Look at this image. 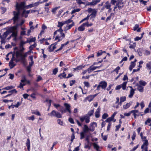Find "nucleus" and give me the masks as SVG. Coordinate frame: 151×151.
I'll use <instances>...</instances> for the list:
<instances>
[{
    "instance_id": "61",
    "label": "nucleus",
    "mask_w": 151,
    "mask_h": 151,
    "mask_svg": "<svg viewBox=\"0 0 151 151\" xmlns=\"http://www.w3.org/2000/svg\"><path fill=\"white\" fill-rule=\"evenodd\" d=\"M21 83H24L27 81V80L26 79L25 76L23 77V79H22L21 81Z\"/></svg>"
},
{
    "instance_id": "26",
    "label": "nucleus",
    "mask_w": 151,
    "mask_h": 151,
    "mask_svg": "<svg viewBox=\"0 0 151 151\" xmlns=\"http://www.w3.org/2000/svg\"><path fill=\"white\" fill-rule=\"evenodd\" d=\"M89 129L88 126L86 125H84V127L83 129V131L84 132H87Z\"/></svg>"
},
{
    "instance_id": "15",
    "label": "nucleus",
    "mask_w": 151,
    "mask_h": 151,
    "mask_svg": "<svg viewBox=\"0 0 151 151\" xmlns=\"http://www.w3.org/2000/svg\"><path fill=\"white\" fill-rule=\"evenodd\" d=\"M30 12V10L26 11L25 10H24L22 12V16L26 18L28 17L27 14H29Z\"/></svg>"
},
{
    "instance_id": "64",
    "label": "nucleus",
    "mask_w": 151,
    "mask_h": 151,
    "mask_svg": "<svg viewBox=\"0 0 151 151\" xmlns=\"http://www.w3.org/2000/svg\"><path fill=\"white\" fill-rule=\"evenodd\" d=\"M68 120L69 122L72 124H74V122L73 120V119L71 118H70Z\"/></svg>"
},
{
    "instance_id": "44",
    "label": "nucleus",
    "mask_w": 151,
    "mask_h": 151,
    "mask_svg": "<svg viewBox=\"0 0 151 151\" xmlns=\"http://www.w3.org/2000/svg\"><path fill=\"white\" fill-rule=\"evenodd\" d=\"M14 87L12 86H7L3 88V89H5L6 90H9L13 88Z\"/></svg>"
},
{
    "instance_id": "54",
    "label": "nucleus",
    "mask_w": 151,
    "mask_h": 151,
    "mask_svg": "<svg viewBox=\"0 0 151 151\" xmlns=\"http://www.w3.org/2000/svg\"><path fill=\"white\" fill-rule=\"evenodd\" d=\"M28 118L29 120L33 121L35 119L34 116L33 115L31 116L28 117Z\"/></svg>"
},
{
    "instance_id": "36",
    "label": "nucleus",
    "mask_w": 151,
    "mask_h": 151,
    "mask_svg": "<svg viewBox=\"0 0 151 151\" xmlns=\"http://www.w3.org/2000/svg\"><path fill=\"white\" fill-rule=\"evenodd\" d=\"M59 110L62 113L66 112V110L64 109L63 107H60Z\"/></svg>"
},
{
    "instance_id": "34",
    "label": "nucleus",
    "mask_w": 151,
    "mask_h": 151,
    "mask_svg": "<svg viewBox=\"0 0 151 151\" xmlns=\"http://www.w3.org/2000/svg\"><path fill=\"white\" fill-rule=\"evenodd\" d=\"M17 91H16V89H14L13 90L9 91L8 92V93L10 94H11V95H12L14 93H17Z\"/></svg>"
},
{
    "instance_id": "24",
    "label": "nucleus",
    "mask_w": 151,
    "mask_h": 151,
    "mask_svg": "<svg viewBox=\"0 0 151 151\" xmlns=\"http://www.w3.org/2000/svg\"><path fill=\"white\" fill-rule=\"evenodd\" d=\"M132 102H130L128 103H127V104L123 106V108L124 109H126L128 108L131 105Z\"/></svg>"
},
{
    "instance_id": "23",
    "label": "nucleus",
    "mask_w": 151,
    "mask_h": 151,
    "mask_svg": "<svg viewBox=\"0 0 151 151\" xmlns=\"http://www.w3.org/2000/svg\"><path fill=\"white\" fill-rule=\"evenodd\" d=\"M100 1L99 0H96L93 1L92 2H89L88 3V5H93L97 4V3Z\"/></svg>"
},
{
    "instance_id": "27",
    "label": "nucleus",
    "mask_w": 151,
    "mask_h": 151,
    "mask_svg": "<svg viewBox=\"0 0 151 151\" xmlns=\"http://www.w3.org/2000/svg\"><path fill=\"white\" fill-rule=\"evenodd\" d=\"M135 65V64L134 63V62H131L129 67V70L131 71Z\"/></svg>"
},
{
    "instance_id": "32",
    "label": "nucleus",
    "mask_w": 151,
    "mask_h": 151,
    "mask_svg": "<svg viewBox=\"0 0 151 151\" xmlns=\"http://www.w3.org/2000/svg\"><path fill=\"white\" fill-rule=\"evenodd\" d=\"M93 146L96 149V150L97 151L99 150V146L96 143H93Z\"/></svg>"
},
{
    "instance_id": "49",
    "label": "nucleus",
    "mask_w": 151,
    "mask_h": 151,
    "mask_svg": "<svg viewBox=\"0 0 151 151\" xmlns=\"http://www.w3.org/2000/svg\"><path fill=\"white\" fill-rule=\"evenodd\" d=\"M85 86L87 87V88L90 87L89 83L88 82L85 81L84 82Z\"/></svg>"
},
{
    "instance_id": "31",
    "label": "nucleus",
    "mask_w": 151,
    "mask_h": 151,
    "mask_svg": "<svg viewBox=\"0 0 151 151\" xmlns=\"http://www.w3.org/2000/svg\"><path fill=\"white\" fill-rule=\"evenodd\" d=\"M89 119L90 118L89 116H88L87 115H85V122L86 123H88L89 122Z\"/></svg>"
},
{
    "instance_id": "55",
    "label": "nucleus",
    "mask_w": 151,
    "mask_h": 151,
    "mask_svg": "<svg viewBox=\"0 0 151 151\" xmlns=\"http://www.w3.org/2000/svg\"><path fill=\"white\" fill-rule=\"evenodd\" d=\"M33 92L32 93V94L35 96L37 95H39V93L36 91H35V90L34 88L33 89Z\"/></svg>"
},
{
    "instance_id": "42",
    "label": "nucleus",
    "mask_w": 151,
    "mask_h": 151,
    "mask_svg": "<svg viewBox=\"0 0 151 151\" xmlns=\"http://www.w3.org/2000/svg\"><path fill=\"white\" fill-rule=\"evenodd\" d=\"M113 119H114L111 116V117L107 118V119L105 121H106V122H109H109H111L112 121Z\"/></svg>"
},
{
    "instance_id": "37",
    "label": "nucleus",
    "mask_w": 151,
    "mask_h": 151,
    "mask_svg": "<svg viewBox=\"0 0 151 151\" xmlns=\"http://www.w3.org/2000/svg\"><path fill=\"white\" fill-rule=\"evenodd\" d=\"M18 20H19V19ZM18 20L17 22H15V23L14 22V24H15L16 23H17V25L16 26H17V27L18 25H20V26L24 24V20H22V22H21V23L20 24H18L17 23L18 22Z\"/></svg>"
},
{
    "instance_id": "1",
    "label": "nucleus",
    "mask_w": 151,
    "mask_h": 151,
    "mask_svg": "<svg viewBox=\"0 0 151 151\" xmlns=\"http://www.w3.org/2000/svg\"><path fill=\"white\" fill-rule=\"evenodd\" d=\"M16 6L17 12L14 11L13 12L14 17H13V19L14 23L17 22L19 19V15L20 13L21 10L23 11L24 10V8L27 9L26 3L24 2L19 3L17 2Z\"/></svg>"
},
{
    "instance_id": "29",
    "label": "nucleus",
    "mask_w": 151,
    "mask_h": 151,
    "mask_svg": "<svg viewBox=\"0 0 151 151\" xmlns=\"http://www.w3.org/2000/svg\"><path fill=\"white\" fill-rule=\"evenodd\" d=\"M137 89L140 92H142L143 91V87L141 85H139L138 86Z\"/></svg>"
},
{
    "instance_id": "39",
    "label": "nucleus",
    "mask_w": 151,
    "mask_h": 151,
    "mask_svg": "<svg viewBox=\"0 0 151 151\" xmlns=\"http://www.w3.org/2000/svg\"><path fill=\"white\" fill-rule=\"evenodd\" d=\"M36 45L35 44L32 45H30L29 47V52L31 51L32 50L33 48L35 47L36 46Z\"/></svg>"
},
{
    "instance_id": "38",
    "label": "nucleus",
    "mask_w": 151,
    "mask_h": 151,
    "mask_svg": "<svg viewBox=\"0 0 151 151\" xmlns=\"http://www.w3.org/2000/svg\"><path fill=\"white\" fill-rule=\"evenodd\" d=\"M80 10V9H77L73 10L71 12V14H72L76 12H78Z\"/></svg>"
},
{
    "instance_id": "46",
    "label": "nucleus",
    "mask_w": 151,
    "mask_h": 151,
    "mask_svg": "<svg viewBox=\"0 0 151 151\" xmlns=\"http://www.w3.org/2000/svg\"><path fill=\"white\" fill-rule=\"evenodd\" d=\"M33 114H34L38 116H40V114L38 111H36L32 112Z\"/></svg>"
},
{
    "instance_id": "11",
    "label": "nucleus",
    "mask_w": 151,
    "mask_h": 151,
    "mask_svg": "<svg viewBox=\"0 0 151 151\" xmlns=\"http://www.w3.org/2000/svg\"><path fill=\"white\" fill-rule=\"evenodd\" d=\"M123 4V3L121 2L116 3V6L114 7V11L117 7L119 9H121L124 6Z\"/></svg>"
},
{
    "instance_id": "28",
    "label": "nucleus",
    "mask_w": 151,
    "mask_h": 151,
    "mask_svg": "<svg viewBox=\"0 0 151 151\" xmlns=\"http://www.w3.org/2000/svg\"><path fill=\"white\" fill-rule=\"evenodd\" d=\"M139 83L140 85L143 86H145L147 84L146 82L143 80H140Z\"/></svg>"
},
{
    "instance_id": "40",
    "label": "nucleus",
    "mask_w": 151,
    "mask_h": 151,
    "mask_svg": "<svg viewBox=\"0 0 151 151\" xmlns=\"http://www.w3.org/2000/svg\"><path fill=\"white\" fill-rule=\"evenodd\" d=\"M66 75L65 74V72H63V74L61 73V74H60V75H59L58 76V77H60V78L61 79L62 78L61 77V76H62L63 77V78H66Z\"/></svg>"
},
{
    "instance_id": "2",
    "label": "nucleus",
    "mask_w": 151,
    "mask_h": 151,
    "mask_svg": "<svg viewBox=\"0 0 151 151\" xmlns=\"http://www.w3.org/2000/svg\"><path fill=\"white\" fill-rule=\"evenodd\" d=\"M64 23V21L58 22L57 27H60V29L57 30L54 33V35H57L55 37V40H58V42L62 40L65 37V34L63 32V30L62 29V27L65 24Z\"/></svg>"
},
{
    "instance_id": "52",
    "label": "nucleus",
    "mask_w": 151,
    "mask_h": 151,
    "mask_svg": "<svg viewBox=\"0 0 151 151\" xmlns=\"http://www.w3.org/2000/svg\"><path fill=\"white\" fill-rule=\"evenodd\" d=\"M85 115L80 118V120L82 122H83L85 120Z\"/></svg>"
},
{
    "instance_id": "18",
    "label": "nucleus",
    "mask_w": 151,
    "mask_h": 151,
    "mask_svg": "<svg viewBox=\"0 0 151 151\" xmlns=\"http://www.w3.org/2000/svg\"><path fill=\"white\" fill-rule=\"evenodd\" d=\"M95 96H88L86 97L84 101L85 102L87 101H88L89 102H91L92 101L93 99L94 98V97Z\"/></svg>"
},
{
    "instance_id": "35",
    "label": "nucleus",
    "mask_w": 151,
    "mask_h": 151,
    "mask_svg": "<svg viewBox=\"0 0 151 151\" xmlns=\"http://www.w3.org/2000/svg\"><path fill=\"white\" fill-rule=\"evenodd\" d=\"M73 22L72 20L71 19H69L66 21H64V23H65V24H67L68 25V24H69L71 22H72V23Z\"/></svg>"
},
{
    "instance_id": "59",
    "label": "nucleus",
    "mask_w": 151,
    "mask_h": 151,
    "mask_svg": "<svg viewBox=\"0 0 151 151\" xmlns=\"http://www.w3.org/2000/svg\"><path fill=\"white\" fill-rule=\"evenodd\" d=\"M84 23L85 24V26H86L87 27H90L93 25V24L92 23L89 24L88 22L85 23Z\"/></svg>"
},
{
    "instance_id": "4",
    "label": "nucleus",
    "mask_w": 151,
    "mask_h": 151,
    "mask_svg": "<svg viewBox=\"0 0 151 151\" xmlns=\"http://www.w3.org/2000/svg\"><path fill=\"white\" fill-rule=\"evenodd\" d=\"M29 51L22 54V53L18 51H17L15 53L16 57L18 58L19 57H20V60L23 62H24L25 60V58L27 56L28 54L29 53Z\"/></svg>"
},
{
    "instance_id": "17",
    "label": "nucleus",
    "mask_w": 151,
    "mask_h": 151,
    "mask_svg": "<svg viewBox=\"0 0 151 151\" xmlns=\"http://www.w3.org/2000/svg\"><path fill=\"white\" fill-rule=\"evenodd\" d=\"M105 8H106L107 9H109V12H111V4L109 3L108 2H106L105 3Z\"/></svg>"
},
{
    "instance_id": "8",
    "label": "nucleus",
    "mask_w": 151,
    "mask_h": 151,
    "mask_svg": "<svg viewBox=\"0 0 151 151\" xmlns=\"http://www.w3.org/2000/svg\"><path fill=\"white\" fill-rule=\"evenodd\" d=\"M17 29V26H15L12 27L10 28V32H12L11 36L12 37H16L17 35V32L16 31Z\"/></svg>"
},
{
    "instance_id": "50",
    "label": "nucleus",
    "mask_w": 151,
    "mask_h": 151,
    "mask_svg": "<svg viewBox=\"0 0 151 151\" xmlns=\"http://www.w3.org/2000/svg\"><path fill=\"white\" fill-rule=\"evenodd\" d=\"M31 66L29 65V66H28L27 68V71L29 73H30L31 71Z\"/></svg>"
},
{
    "instance_id": "9",
    "label": "nucleus",
    "mask_w": 151,
    "mask_h": 151,
    "mask_svg": "<svg viewBox=\"0 0 151 151\" xmlns=\"http://www.w3.org/2000/svg\"><path fill=\"white\" fill-rule=\"evenodd\" d=\"M148 141L145 140L141 146V149L142 150V151H148Z\"/></svg>"
},
{
    "instance_id": "5",
    "label": "nucleus",
    "mask_w": 151,
    "mask_h": 151,
    "mask_svg": "<svg viewBox=\"0 0 151 151\" xmlns=\"http://www.w3.org/2000/svg\"><path fill=\"white\" fill-rule=\"evenodd\" d=\"M11 54L12 56V58L11 59L9 63V66H10L11 68H13L15 65V64L14 63L13 61L16 60L15 58L14 57V55L12 53V52H10L9 53L6 55V57H8L9 55Z\"/></svg>"
},
{
    "instance_id": "41",
    "label": "nucleus",
    "mask_w": 151,
    "mask_h": 151,
    "mask_svg": "<svg viewBox=\"0 0 151 151\" xmlns=\"http://www.w3.org/2000/svg\"><path fill=\"white\" fill-rule=\"evenodd\" d=\"M93 112H94V110H92L89 111L88 112V114H87V115L88 116H88H91L92 115H93Z\"/></svg>"
},
{
    "instance_id": "14",
    "label": "nucleus",
    "mask_w": 151,
    "mask_h": 151,
    "mask_svg": "<svg viewBox=\"0 0 151 151\" xmlns=\"http://www.w3.org/2000/svg\"><path fill=\"white\" fill-rule=\"evenodd\" d=\"M57 44V42L53 44H52L49 47V51L52 52L56 48L55 45Z\"/></svg>"
},
{
    "instance_id": "25",
    "label": "nucleus",
    "mask_w": 151,
    "mask_h": 151,
    "mask_svg": "<svg viewBox=\"0 0 151 151\" xmlns=\"http://www.w3.org/2000/svg\"><path fill=\"white\" fill-rule=\"evenodd\" d=\"M100 109L99 108H98L95 112V116L96 118H99V117Z\"/></svg>"
},
{
    "instance_id": "21",
    "label": "nucleus",
    "mask_w": 151,
    "mask_h": 151,
    "mask_svg": "<svg viewBox=\"0 0 151 151\" xmlns=\"http://www.w3.org/2000/svg\"><path fill=\"white\" fill-rule=\"evenodd\" d=\"M38 4V3L37 2L30 4L26 6L27 9L31 8L32 7H34L35 6H37Z\"/></svg>"
},
{
    "instance_id": "45",
    "label": "nucleus",
    "mask_w": 151,
    "mask_h": 151,
    "mask_svg": "<svg viewBox=\"0 0 151 151\" xmlns=\"http://www.w3.org/2000/svg\"><path fill=\"white\" fill-rule=\"evenodd\" d=\"M126 100V97L125 96H122L120 97V101L121 102H123Z\"/></svg>"
},
{
    "instance_id": "48",
    "label": "nucleus",
    "mask_w": 151,
    "mask_h": 151,
    "mask_svg": "<svg viewBox=\"0 0 151 151\" xmlns=\"http://www.w3.org/2000/svg\"><path fill=\"white\" fill-rule=\"evenodd\" d=\"M25 84L23 83L22 84V83H20L19 84V85L17 87L20 88H23V86L25 85Z\"/></svg>"
},
{
    "instance_id": "30",
    "label": "nucleus",
    "mask_w": 151,
    "mask_h": 151,
    "mask_svg": "<svg viewBox=\"0 0 151 151\" xmlns=\"http://www.w3.org/2000/svg\"><path fill=\"white\" fill-rule=\"evenodd\" d=\"M127 83V82H124L121 85L122 87V88L123 90H124L125 89Z\"/></svg>"
},
{
    "instance_id": "47",
    "label": "nucleus",
    "mask_w": 151,
    "mask_h": 151,
    "mask_svg": "<svg viewBox=\"0 0 151 151\" xmlns=\"http://www.w3.org/2000/svg\"><path fill=\"white\" fill-rule=\"evenodd\" d=\"M108 116V115L106 113H104L102 116L103 119H105Z\"/></svg>"
},
{
    "instance_id": "22",
    "label": "nucleus",
    "mask_w": 151,
    "mask_h": 151,
    "mask_svg": "<svg viewBox=\"0 0 151 151\" xmlns=\"http://www.w3.org/2000/svg\"><path fill=\"white\" fill-rule=\"evenodd\" d=\"M85 24L84 23L83 24L81 25L78 27V30L79 31H84L85 29Z\"/></svg>"
},
{
    "instance_id": "57",
    "label": "nucleus",
    "mask_w": 151,
    "mask_h": 151,
    "mask_svg": "<svg viewBox=\"0 0 151 151\" xmlns=\"http://www.w3.org/2000/svg\"><path fill=\"white\" fill-rule=\"evenodd\" d=\"M81 137L80 139H82L84 137V134L83 132H82L80 133Z\"/></svg>"
},
{
    "instance_id": "60",
    "label": "nucleus",
    "mask_w": 151,
    "mask_h": 151,
    "mask_svg": "<svg viewBox=\"0 0 151 151\" xmlns=\"http://www.w3.org/2000/svg\"><path fill=\"white\" fill-rule=\"evenodd\" d=\"M76 82L75 80H72L70 81V86H72Z\"/></svg>"
},
{
    "instance_id": "63",
    "label": "nucleus",
    "mask_w": 151,
    "mask_h": 151,
    "mask_svg": "<svg viewBox=\"0 0 151 151\" xmlns=\"http://www.w3.org/2000/svg\"><path fill=\"white\" fill-rule=\"evenodd\" d=\"M120 69V68L118 66L114 70V71H115L117 73H118V70Z\"/></svg>"
},
{
    "instance_id": "43",
    "label": "nucleus",
    "mask_w": 151,
    "mask_h": 151,
    "mask_svg": "<svg viewBox=\"0 0 151 151\" xmlns=\"http://www.w3.org/2000/svg\"><path fill=\"white\" fill-rule=\"evenodd\" d=\"M77 3L79 5L83 4H85V3L84 2H82L81 0H76Z\"/></svg>"
},
{
    "instance_id": "13",
    "label": "nucleus",
    "mask_w": 151,
    "mask_h": 151,
    "mask_svg": "<svg viewBox=\"0 0 151 151\" xmlns=\"http://www.w3.org/2000/svg\"><path fill=\"white\" fill-rule=\"evenodd\" d=\"M131 112H132V113H133L134 118H136L137 116H139V115L138 110H132L131 111Z\"/></svg>"
},
{
    "instance_id": "10",
    "label": "nucleus",
    "mask_w": 151,
    "mask_h": 151,
    "mask_svg": "<svg viewBox=\"0 0 151 151\" xmlns=\"http://www.w3.org/2000/svg\"><path fill=\"white\" fill-rule=\"evenodd\" d=\"M10 32L9 31H7L4 32L3 35H1L0 34V38L1 39H3L5 40L7 36L9 34Z\"/></svg>"
},
{
    "instance_id": "56",
    "label": "nucleus",
    "mask_w": 151,
    "mask_h": 151,
    "mask_svg": "<svg viewBox=\"0 0 151 151\" xmlns=\"http://www.w3.org/2000/svg\"><path fill=\"white\" fill-rule=\"evenodd\" d=\"M25 44V42H24L22 40H21L20 42V47H23L24 45Z\"/></svg>"
},
{
    "instance_id": "51",
    "label": "nucleus",
    "mask_w": 151,
    "mask_h": 151,
    "mask_svg": "<svg viewBox=\"0 0 151 151\" xmlns=\"http://www.w3.org/2000/svg\"><path fill=\"white\" fill-rule=\"evenodd\" d=\"M57 122L58 124L61 125H62L63 124V121H62L60 119H58L57 120Z\"/></svg>"
},
{
    "instance_id": "7",
    "label": "nucleus",
    "mask_w": 151,
    "mask_h": 151,
    "mask_svg": "<svg viewBox=\"0 0 151 151\" xmlns=\"http://www.w3.org/2000/svg\"><path fill=\"white\" fill-rule=\"evenodd\" d=\"M107 83L105 81H101L100 82L99 85L97 86L96 90L99 91L101 87L102 89H105L106 87Z\"/></svg>"
},
{
    "instance_id": "62",
    "label": "nucleus",
    "mask_w": 151,
    "mask_h": 151,
    "mask_svg": "<svg viewBox=\"0 0 151 151\" xmlns=\"http://www.w3.org/2000/svg\"><path fill=\"white\" fill-rule=\"evenodd\" d=\"M135 137H136V133H135V132H134L133 134L132 137V139L133 140H134L135 139Z\"/></svg>"
},
{
    "instance_id": "12",
    "label": "nucleus",
    "mask_w": 151,
    "mask_h": 151,
    "mask_svg": "<svg viewBox=\"0 0 151 151\" xmlns=\"http://www.w3.org/2000/svg\"><path fill=\"white\" fill-rule=\"evenodd\" d=\"M74 23L73 22L70 24H68L65 27L64 29V31L65 32L66 31L69 29H70L72 27L74 26Z\"/></svg>"
},
{
    "instance_id": "20",
    "label": "nucleus",
    "mask_w": 151,
    "mask_h": 151,
    "mask_svg": "<svg viewBox=\"0 0 151 151\" xmlns=\"http://www.w3.org/2000/svg\"><path fill=\"white\" fill-rule=\"evenodd\" d=\"M66 108V110H67L70 113H71V110L70 109V106L69 104L67 103H65L64 104Z\"/></svg>"
},
{
    "instance_id": "16",
    "label": "nucleus",
    "mask_w": 151,
    "mask_h": 151,
    "mask_svg": "<svg viewBox=\"0 0 151 151\" xmlns=\"http://www.w3.org/2000/svg\"><path fill=\"white\" fill-rule=\"evenodd\" d=\"M146 68L150 71L149 74L151 73V62H149L146 64Z\"/></svg>"
},
{
    "instance_id": "3",
    "label": "nucleus",
    "mask_w": 151,
    "mask_h": 151,
    "mask_svg": "<svg viewBox=\"0 0 151 151\" xmlns=\"http://www.w3.org/2000/svg\"><path fill=\"white\" fill-rule=\"evenodd\" d=\"M88 12L89 13H91L90 15H88V16H89V18L91 19H92L93 21H94V19L96 16L97 13V10L96 9H92L91 8H88Z\"/></svg>"
},
{
    "instance_id": "19",
    "label": "nucleus",
    "mask_w": 151,
    "mask_h": 151,
    "mask_svg": "<svg viewBox=\"0 0 151 151\" xmlns=\"http://www.w3.org/2000/svg\"><path fill=\"white\" fill-rule=\"evenodd\" d=\"M129 87L131 88L130 91V94L129 95V98H132L134 93V90L132 88V86H129Z\"/></svg>"
},
{
    "instance_id": "33",
    "label": "nucleus",
    "mask_w": 151,
    "mask_h": 151,
    "mask_svg": "<svg viewBox=\"0 0 151 151\" xmlns=\"http://www.w3.org/2000/svg\"><path fill=\"white\" fill-rule=\"evenodd\" d=\"M85 67V65L82 66V65H80L77 66L76 68H74V70H80L82 69V68H84Z\"/></svg>"
},
{
    "instance_id": "53",
    "label": "nucleus",
    "mask_w": 151,
    "mask_h": 151,
    "mask_svg": "<svg viewBox=\"0 0 151 151\" xmlns=\"http://www.w3.org/2000/svg\"><path fill=\"white\" fill-rule=\"evenodd\" d=\"M58 71V68H55L53 70V73L55 75L57 73Z\"/></svg>"
},
{
    "instance_id": "6",
    "label": "nucleus",
    "mask_w": 151,
    "mask_h": 151,
    "mask_svg": "<svg viewBox=\"0 0 151 151\" xmlns=\"http://www.w3.org/2000/svg\"><path fill=\"white\" fill-rule=\"evenodd\" d=\"M48 115L51 116H55L57 118L62 117V115L59 112L56 111L55 110H53L51 113H48Z\"/></svg>"
},
{
    "instance_id": "58",
    "label": "nucleus",
    "mask_w": 151,
    "mask_h": 151,
    "mask_svg": "<svg viewBox=\"0 0 151 151\" xmlns=\"http://www.w3.org/2000/svg\"><path fill=\"white\" fill-rule=\"evenodd\" d=\"M132 113V112H131V111H130L129 113H125L124 114V115L125 116H129Z\"/></svg>"
}]
</instances>
